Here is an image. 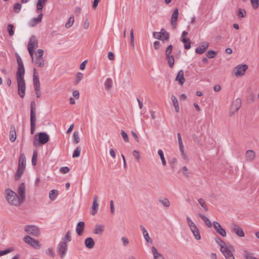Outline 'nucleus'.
Here are the masks:
<instances>
[{
  "label": "nucleus",
  "instance_id": "5",
  "mask_svg": "<svg viewBox=\"0 0 259 259\" xmlns=\"http://www.w3.org/2000/svg\"><path fill=\"white\" fill-rule=\"evenodd\" d=\"M23 240L26 243L35 249H38L40 247L39 242L28 235L25 236Z\"/></svg>",
  "mask_w": 259,
  "mask_h": 259
},
{
  "label": "nucleus",
  "instance_id": "33",
  "mask_svg": "<svg viewBox=\"0 0 259 259\" xmlns=\"http://www.w3.org/2000/svg\"><path fill=\"white\" fill-rule=\"evenodd\" d=\"M215 242L219 245L220 247V250L223 249L227 245H228L229 244H226L223 241L221 238L219 237H217L215 238Z\"/></svg>",
  "mask_w": 259,
  "mask_h": 259
},
{
  "label": "nucleus",
  "instance_id": "54",
  "mask_svg": "<svg viewBox=\"0 0 259 259\" xmlns=\"http://www.w3.org/2000/svg\"><path fill=\"white\" fill-rule=\"evenodd\" d=\"M133 155L135 157L136 160L137 161H139L141 159V156L140 155V152L137 150H134L133 151Z\"/></svg>",
  "mask_w": 259,
  "mask_h": 259
},
{
  "label": "nucleus",
  "instance_id": "25",
  "mask_svg": "<svg viewBox=\"0 0 259 259\" xmlns=\"http://www.w3.org/2000/svg\"><path fill=\"white\" fill-rule=\"evenodd\" d=\"M84 223L83 222H79L77 223L76 228V232L78 235H81L84 229Z\"/></svg>",
  "mask_w": 259,
  "mask_h": 259
},
{
  "label": "nucleus",
  "instance_id": "42",
  "mask_svg": "<svg viewBox=\"0 0 259 259\" xmlns=\"http://www.w3.org/2000/svg\"><path fill=\"white\" fill-rule=\"evenodd\" d=\"M83 74L81 72H78L76 74L74 80V84L77 85L81 80L83 78Z\"/></svg>",
  "mask_w": 259,
  "mask_h": 259
},
{
  "label": "nucleus",
  "instance_id": "28",
  "mask_svg": "<svg viewBox=\"0 0 259 259\" xmlns=\"http://www.w3.org/2000/svg\"><path fill=\"white\" fill-rule=\"evenodd\" d=\"M30 118H36V104L34 101L30 103Z\"/></svg>",
  "mask_w": 259,
  "mask_h": 259
},
{
  "label": "nucleus",
  "instance_id": "60",
  "mask_svg": "<svg viewBox=\"0 0 259 259\" xmlns=\"http://www.w3.org/2000/svg\"><path fill=\"white\" fill-rule=\"evenodd\" d=\"M121 240L122 242V245L124 247H126L129 243L128 239L125 237H122L121 238Z\"/></svg>",
  "mask_w": 259,
  "mask_h": 259
},
{
  "label": "nucleus",
  "instance_id": "22",
  "mask_svg": "<svg viewBox=\"0 0 259 259\" xmlns=\"http://www.w3.org/2000/svg\"><path fill=\"white\" fill-rule=\"evenodd\" d=\"M19 198L23 202L25 197V187L24 183H22L18 188Z\"/></svg>",
  "mask_w": 259,
  "mask_h": 259
},
{
  "label": "nucleus",
  "instance_id": "47",
  "mask_svg": "<svg viewBox=\"0 0 259 259\" xmlns=\"http://www.w3.org/2000/svg\"><path fill=\"white\" fill-rule=\"evenodd\" d=\"M177 162V159L175 157H173L170 160H169L168 162H169V164L170 166V167L173 170H175V165L176 164Z\"/></svg>",
  "mask_w": 259,
  "mask_h": 259
},
{
  "label": "nucleus",
  "instance_id": "31",
  "mask_svg": "<svg viewBox=\"0 0 259 259\" xmlns=\"http://www.w3.org/2000/svg\"><path fill=\"white\" fill-rule=\"evenodd\" d=\"M192 233H193L195 238L196 240H200L201 239V236L200 234L199 230L197 227V226L194 227L193 228H192L190 229Z\"/></svg>",
  "mask_w": 259,
  "mask_h": 259
},
{
  "label": "nucleus",
  "instance_id": "56",
  "mask_svg": "<svg viewBox=\"0 0 259 259\" xmlns=\"http://www.w3.org/2000/svg\"><path fill=\"white\" fill-rule=\"evenodd\" d=\"M187 221L190 229L193 228L194 227L196 226L190 217H187Z\"/></svg>",
  "mask_w": 259,
  "mask_h": 259
},
{
  "label": "nucleus",
  "instance_id": "51",
  "mask_svg": "<svg viewBox=\"0 0 259 259\" xmlns=\"http://www.w3.org/2000/svg\"><path fill=\"white\" fill-rule=\"evenodd\" d=\"M180 150L181 151V155L182 157V158L185 160L187 162H188L189 161V158L188 156L185 154L184 152V147L182 148V149H180Z\"/></svg>",
  "mask_w": 259,
  "mask_h": 259
},
{
  "label": "nucleus",
  "instance_id": "63",
  "mask_svg": "<svg viewBox=\"0 0 259 259\" xmlns=\"http://www.w3.org/2000/svg\"><path fill=\"white\" fill-rule=\"evenodd\" d=\"M160 35H161V40H167L169 39V35L167 32L160 34Z\"/></svg>",
  "mask_w": 259,
  "mask_h": 259
},
{
  "label": "nucleus",
  "instance_id": "8",
  "mask_svg": "<svg viewBox=\"0 0 259 259\" xmlns=\"http://www.w3.org/2000/svg\"><path fill=\"white\" fill-rule=\"evenodd\" d=\"M35 139L38 141L40 144L44 145L47 143L49 140V136L44 132H40L35 135Z\"/></svg>",
  "mask_w": 259,
  "mask_h": 259
},
{
  "label": "nucleus",
  "instance_id": "48",
  "mask_svg": "<svg viewBox=\"0 0 259 259\" xmlns=\"http://www.w3.org/2000/svg\"><path fill=\"white\" fill-rule=\"evenodd\" d=\"M37 158V152L36 150H34L33 152V155L32 158V164L33 165H35L36 164Z\"/></svg>",
  "mask_w": 259,
  "mask_h": 259
},
{
  "label": "nucleus",
  "instance_id": "23",
  "mask_svg": "<svg viewBox=\"0 0 259 259\" xmlns=\"http://www.w3.org/2000/svg\"><path fill=\"white\" fill-rule=\"evenodd\" d=\"M33 86L35 91L36 95L37 98H40L41 95L40 83L39 79L33 80Z\"/></svg>",
  "mask_w": 259,
  "mask_h": 259
},
{
  "label": "nucleus",
  "instance_id": "1",
  "mask_svg": "<svg viewBox=\"0 0 259 259\" xmlns=\"http://www.w3.org/2000/svg\"><path fill=\"white\" fill-rule=\"evenodd\" d=\"M5 195L6 199L11 205L17 206L22 202L17 194L10 189H6Z\"/></svg>",
  "mask_w": 259,
  "mask_h": 259
},
{
  "label": "nucleus",
  "instance_id": "58",
  "mask_svg": "<svg viewBox=\"0 0 259 259\" xmlns=\"http://www.w3.org/2000/svg\"><path fill=\"white\" fill-rule=\"evenodd\" d=\"M44 55V50L42 49H38L37 51V53L35 55V57L34 58H42Z\"/></svg>",
  "mask_w": 259,
  "mask_h": 259
},
{
  "label": "nucleus",
  "instance_id": "43",
  "mask_svg": "<svg viewBox=\"0 0 259 259\" xmlns=\"http://www.w3.org/2000/svg\"><path fill=\"white\" fill-rule=\"evenodd\" d=\"M36 118H30V133L31 134H33L34 133L35 128V123H36Z\"/></svg>",
  "mask_w": 259,
  "mask_h": 259
},
{
  "label": "nucleus",
  "instance_id": "62",
  "mask_svg": "<svg viewBox=\"0 0 259 259\" xmlns=\"http://www.w3.org/2000/svg\"><path fill=\"white\" fill-rule=\"evenodd\" d=\"M178 139V142L179 145V149H182V148L184 147V145L182 142V139L181 138V134L180 133H178L177 134Z\"/></svg>",
  "mask_w": 259,
  "mask_h": 259
},
{
  "label": "nucleus",
  "instance_id": "3",
  "mask_svg": "<svg viewBox=\"0 0 259 259\" xmlns=\"http://www.w3.org/2000/svg\"><path fill=\"white\" fill-rule=\"evenodd\" d=\"M24 230L26 233L34 237H38L40 234V229L34 225H26Z\"/></svg>",
  "mask_w": 259,
  "mask_h": 259
},
{
  "label": "nucleus",
  "instance_id": "9",
  "mask_svg": "<svg viewBox=\"0 0 259 259\" xmlns=\"http://www.w3.org/2000/svg\"><path fill=\"white\" fill-rule=\"evenodd\" d=\"M18 84V94L21 98H23L25 95L26 85L24 79L17 80Z\"/></svg>",
  "mask_w": 259,
  "mask_h": 259
},
{
  "label": "nucleus",
  "instance_id": "2",
  "mask_svg": "<svg viewBox=\"0 0 259 259\" xmlns=\"http://www.w3.org/2000/svg\"><path fill=\"white\" fill-rule=\"evenodd\" d=\"M38 46V42L36 37L34 35L31 36L28 42V50L31 56L32 62H33V49L37 48Z\"/></svg>",
  "mask_w": 259,
  "mask_h": 259
},
{
  "label": "nucleus",
  "instance_id": "20",
  "mask_svg": "<svg viewBox=\"0 0 259 259\" xmlns=\"http://www.w3.org/2000/svg\"><path fill=\"white\" fill-rule=\"evenodd\" d=\"M25 74L24 67H18L16 72L17 80L24 79V76Z\"/></svg>",
  "mask_w": 259,
  "mask_h": 259
},
{
  "label": "nucleus",
  "instance_id": "14",
  "mask_svg": "<svg viewBox=\"0 0 259 259\" xmlns=\"http://www.w3.org/2000/svg\"><path fill=\"white\" fill-rule=\"evenodd\" d=\"M209 47V44L207 42H202L200 46L197 47L195 50V52L198 54H202L205 52Z\"/></svg>",
  "mask_w": 259,
  "mask_h": 259
},
{
  "label": "nucleus",
  "instance_id": "36",
  "mask_svg": "<svg viewBox=\"0 0 259 259\" xmlns=\"http://www.w3.org/2000/svg\"><path fill=\"white\" fill-rule=\"evenodd\" d=\"M181 41L183 42L184 45V48L186 50H188L191 48V42L189 39L188 38H183L181 39Z\"/></svg>",
  "mask_w": 259,
  "mask_h": 259
},
{
  "label": "nucleus",
  "instance_id": "55",
  "mask_svg": "<svg viewBox=\"0 0 259 259\" xmlns=\"http://www.w3.org/2000/svg\"><path fill=\"white\" fill-rule=\"evenodd\" d=\"M24 169L21 167H18L17 171L15 174V177L17 179L19 178L23 173Z\"/></svg>",
  "mask_w": 259,
  "mask_h": 259
},
{
  "label": "nucleus",
  "instance_id": "29",
  "mask_svg": "<svg viewBox=\"0 0 259 259\" xmlns=\"http://www.w3.org/2000/svg\"><path fill=\"white\" fill-rule=\"evenodd\" d=\"M104 230V226L100 224H96L95 228L94 230V233L95 234L101 235L103 233Z\"/></svg>",
  "mask_w": 259,
  "mask_h": 259
},
{
  "label": "nucleus",
  "instance_id": "27",
  "mask_svg": "<svg viewBox=\"0 0 259 259\" xmlns=\"http://www.w3.org/2000/svg\"><path fill=\"white\" fill-rule=\"evenodd\" d=\"M84 244L87 248L92 249L94 247L95 243L92 238L88 237L85 239Z\"/></svg>",
  "mask_w": 259,
  "mask_h": 259
},
{
  "label": "nucleus",
  "instance_id": "19",
  "mask_svg": "<svg viewBox=\"0 0 259 259\" xmlns=\"http://www.w3.org/2000/svg\"><path fill=\"white\" fill-rule=\"evenodd\" d=\"M42 16L43 14L40 13L37 18H32L29 22V25L31 27H34L37 24L40 23L41 22Z\"/></svg>",
  "mask_w": 259,
  "mask_h": 259
},
{
  "label": "nucleus",
  "instance_id": "39",
  "mask_svg": "<svg viewBox=\"0 0 259 259\" xmlns=\"http://www.w3.org/2000/svg\"><path fill=\"white\" fill-rule=\"evenodd\" d=\"M71 240V234L70 231H68L66 234L65 237L63 238L62 241L61 242H65L67 244L68 242Z\"/></svg>",
  "mask_w": 259,
  "mask_h": 259
},
{
  "label": "nucleus",
  "instance_id": "15",
  "mask_svg": "<svg viewBox=\"0 0 259 259\" xmlns=\"http://www.w3.org/2000/svg\"><path fill=\"white\" fill-rule=\"evenodd\" d=\"M179 15V11L178 9H176L175 10L172 14L171 20H170V23L172 25L173 28H176L177 27V21L178 19Z\"/></svg>",
  "mask_w": 259,
  "mask_h": 259
},
{
  "label": "nucleus",
  "instance_id": "18",
  "mask_svg": "<svg viewBox=\"0 0 259 259\" xmlns=\"http://www.w3.org/2000/svg\"><path fill=\"white\" fill-rule=\"evenodd\" d=\"M140 229H141L142 231V233L143 235V237L145 240L149 243L152 244L153 243V240L150 237L149 233L148 231L146 230L145 228L142 226H140Z\"/></svg>",
  "mask_w": 259,
  "mask_h": 259
},
{
  "label": "nucleus",
  "instance_id": "10",
  "mask_svg": "<svg viewBox=\"0 0 259 259\" xmlns=\"http://www.w3.org/2000/svg\"><path fill=\"white\" fill-rule=\"evenodd\" d=\"M247 68L248 66L246 65H238L234 69V73L236 76H242Z\"/></svg>",
  "mask_w": 259,
  "mask_h": 259
},
{
  "label": "nucleus",
  "instance_id": "34",
  "mask_svg": "<svg viewBox=\"0 0 259 259\" xmlns=\"http://www.w3.org/2000/svg\"><path fill=\"white\" fill-rule=\"evenodd\" d=\"M199 216L204 221V223L208 227L210 228L212 227L211 222L207 217L202 214H199Z\"/></svg>",
  "mask_w": 259,
  "mask_h": 259
},
{
  "label": "nucleus",
  "instance_id": "59",
  "mask_svg": "<svg viewBox=\"0 0 259 259\" xmlns=\"http://www.w3.org/2000/svg\"><path fill=\"white\" fill-rule=\"evenodd\" d=\"M253 9H256L259 6V0H250Z\"/></svg>",
  "mask_w": 259,
  "mask_h": 259
},
{
  "label": "nucleus",
  "instance_id": "12",
  "mask_svg": "<svg viewBox=\"0 0 259 259\" xmlns=\"http://www.w3.org/2000/svg\"><path fill=\"white\" fill-rule=\"evenodd\" d=\"M213 226L216 231L223 237L226 236V232L225 230L223 228L220 224L218 222H214Z\"/></svg>",
  "mask_w": 259,
  "mask_h": 259
},
{
  "label": "nucleus",
  "instance_id": "35",
  "mask_svg": "<svg viewBox=\"0 0 259 259\" xmlns=\"http://www.w3.org/2000/svg\"><path fill=\"white\" fill-rule=\"evenodd\" d=\"M58 195V191L56 190H52L49 192V198L51 200H54Z\"/></svg>",
  "mask_w": 259,
  "mask_h": 259
},
{
  "label": "nucleus",
  "instance_id": "52",
  "mask_svg": "<svg viewBox=\"0 0 259 259\" xmlns=\"http://www.w3.org/2000/svg\"><path fill=\"white\" fill-rule=\"evenodd\" d=\"M14 25L12 24H9L7 27V30L9 32V34L10 36H12L14 34V31L13 30Z\"/></svg>",
  "mask_w": 259,
  "mask_h": 259
},
{
  "label": "nucleus",
  "instance_id": "49",
  "mask_svg": "<svg viewBox=\"0 0 259 259\" xmlns=\"http://www.w3.org/2000/svg\"><path fill=\"white\" fill-rule=\"evenodd\" d=\"M130 44L132 47H134L135 46V41H134V29L132 28L130 31Z\"/></svg>",
  "mask_w": 259,
  "mask_h": 259
},
{
  "label": "nucleus",
  "instance_id": "30",
  "mask_svg": "<svg viewBox=\"0 0 259 259\" xmlns=\"http://www.w3.org/2000/svg\"><path fill=\"white\" fill-rule=\"evenodd\" d=\"M171 100L173 103V105L175 107V109L176 112H179L180 111V107L177 97L174 95L171 96Z\"/></svg>",
  "mask_w": 259,
  "mask_h": 259
},
{
  "label": "nucleus",
  "instance_id": "24",
  "mask_svg": "<svg viewBox=\"0 0 259 259\" xmlns=\"http://www.w3.org/2000/svg\"><path fill=\"white\" fill-rule=\"evenodd\" d=\"M35 65L40 68H43L45 66V61L44 58H34L33 57V62Z\"/></svg>",
  "mask_w": 259,
  "mask_h": 259
},
{
  "label": "nucleus",
  "instance_id": "40",
  "mask_svg": "<svg viewBox=\"0 0 259 259\" xmlns=\"http://www.w3.org/2000/svg\"><path fill=\"white\" fill-rule=\"evenodd\" d=\"M158 154L160 157L162 165L163 166H165L166 165V162L165 159V157H164V155L163 151L161 149L158 150Z\"/></svg>",
  "mask_w": 259,
  "mask_h": 259
},
{
  "label": "nucleus",
  "instance_id": "41",
  "mask_svg": "<svg viewBox=\"0 0 259 259\" xmlns=\"http://www.w3.org/2000/svg\"><path fill=\"white\" fill-rule=\"evenodd\" d=\"M158 201L165 207H168L170 206L169 201L166 198L159 199Z\"/></svg>",
  "mask_w": 259,
  "mask_h": 259
},
{
  "label": "nucleus",
  "instance_id": "4",
  "mask_svg": "<svg viewBox=\"0 0 259 259\" xmlns=\"http://www.w3.org/2000/svg\"><path fill=\"white\" fill-rule=\"evenodd\" d=\"M234 249L232 245L230 244L227 245L223 249L221 250L226 259H235L233 252Z\"/></svg>",
  "mask_w": 259,
  "mask_h": 259
},
{
  "label": "nucleus",
  "instance_id": "53",
  "mask_svg": "<svg viewBox=\"0 0 259 259\" xmlns=\"http://www.w3.org/2000/svg\"><path fill=\"white\" fill-rule=\"evenodd\" d=\"M246 15V11L243 9H239L238 10V16L239 18H244Z\"/></svg>",
  "mask_w": 259,
  "mask_h": 259
},
{
  "label": "nucleus",
  "instance_id": "50",
  "mask_svg": "<svg viewBox=\"0 0 259 259\" xmlns=\"http://www.w3.org/2000/svg\"><path fill=\"white\" fill-rule=\"evenodd\" d=\"M81 152V148L79 147H77L74 151L72 157L73 158L78 157L80 156Z\"/></svg>",
  "mask_w": 259,
  "mask_h": 259
},
{
  "label": "nucleus",
  "instance_id": "6",
  "mask_svg": "<svg viewBox=\"0 0 259 259\" xmlns=\"http://www.w3.org/2000/svg\"><path fill=\"white\" fill-rule=\"evenodd\" d=\"M68 249L67 244L65 242H60L57 247V250L58 254L60 255L61 258H63L66 254Z\"/></svg>",
  "mask_w": 259,
  "mask_h": 259
},
{
  "label": "nucleus",
  "instance_id": "26",
  "mask_svg": "<svg viewBox=\"0 0 259 259\" xmlns=\"http://www.w3.org/2000/svg\"><path fill=\"white\" fill-rule=\"evenodd\" d=\"M9 138L10 140L12 142H14L16 139V132L15 131V127L14 125H12L11 126Z\"/></svg>",
  "mask_w": 259,
  "mask_h": 259
},
{
  "label": "nucleus",
  "instance_id": "16",
  "mask_svg": "<svg viewBox=\"0 0 259 259\" xmlns=\"http://www.w3.org/2000/svg\"><path fill=\"white\" fill-rule=\"evenodd\" d=\"M98 199V197L97 195L94 196L91 211V213L93 215H95L97 213L98 211V208L99 206L97 202Z\"/></svg>",
  "mask_w": 259,
  "mask_h": 259
},
{
  "label": "nucleus",
  "instance_id": "44",
  "mask_svg": "<svg viewBox=\"0 0 259 259\" xmlns=\"http://www.w3.org/2000/svg\"><path fill=\"white\" fill-rule=\"evenodd\" d=\"M198 202L199 204L203 207V208L205 210V211H207L208 210V208L206 204L205 201L202 198H199L198 200Z\"/></svg>",
  "mask_w": 259,
  "mask_h": 259
},
{
  "label": "nucleus",
  "instance_id": "37",
  "mask_svg": "<svg viewBox=\"0 0 259 259\" xmlns=\"http://www.w3.org/2000/svg\"><path fill=\"white\" fill-rule=\"evenodd\" d=\"M166 59L167 60L168 64L170 68L173 67L174 65V57L172 55L166 56Z\"/></svg>",
  "mask_w": 259,
  "mask_h": 259
},
{
  "label": "nucleus",
  "instance_id": "11",
  "mask_svg": "<svg viewBox=\"0 0 259 259\" xmlns=\"http://www.w3.org/2000/svg\"><path fill=\"white\" fill-rule=\"evenodd\" d=\"M231 231L239 237H244V233L241 227L236 224H233L231 228Z\"/></svg>",
  "mask_w": 259,
  "mask_h": 259
},
{
  "label": "nucleus",
  "instance_id": "17",
  "mask_svg": "<svg viewBox=\"0 0 259 259\" xmlns=\"http://www.w3.org/2000/svg\"><path fill=\"white\" fill-rule=\"evenodd\" d=\"M176 81L179 82V84L180 85H183L185 81V78L184 77V72L183 70H180L175 78Z\"/></svg>",
  "mask_w": 259,
  "mask_h": 259
},
{
  "label": "nucleus",
  "instance_id": "45",
  "mask_svg": "<svg viewBox=\"0 0 259 259\" xmlns=\"http://www.w3.org/2000/svg\"><path fill=\"white\" fill-rule=\"evenodd\" d=\"M74 21V17L71 16L70 17L68 20H67V22L65 24V27L67 28H70L73 24Z\"/></svg>",
  "mask_w": 259,
  "mask_h": 259
},
{
  "label": "nucleus",
  "instance_id": "46",
  "mask_svg": "<svg viewBox=\"0 0 259 259\" xmlns=\"http://www.w3.org/2000/svg\"><path fill=\"white\" fill-rule=\"evenodd\" d=\"M22 8V5L20 3H15L13 6V10L16 13H19Z\"/></svg>",
  "mask_w": 259,
  "mask_h": 259
},
{
  "label": "nucleus",
  "instance_id": "57",
  "mask_svg": "<svg viewBox=\"0 0 259 259\" xmlns=\"http://www.w3.org/2000/svg\"><path fill=\"white\" fill-rule=\"evenodd\" d=\"M121 136H122L123 140L125 142H128L129 139H128V135L123 130L121 131Z\"/></svg>",
  "mask_w": 259,
  "mask_h": 259
},
{
  "label": "nucleus",
  "instance_id": "32",
  "mask_svg": "<svg viewBox=\"0 0 259 259\" xmlns=\"http://www.w3.org/2000/svg\"><path fill=\"white\" fill-rule=\"evenodd\" d=\"M112 80L110 78H108L106 79L104 82L105 89L106 91H108L112 87Z\"/></svg>",
  "mask_w": 259,
  "mask_h": 259
},
{
  "label": "nucleus",
  "instance_id": "38",
  "mask_svg": "<svg viewBox=\"0 0 259 259\" xmlns=\"http://www.w3.org/2000/svg\"><path fill=\"white\" fill-rule=\"evenodd\" d=\"M18 167L24 168L25 167V156L23 155H21L19 161Z\"/></svg>",
  "mask_w": 259,
  "mask_h": 259
},
{
  "label": "nucleus",
  "instance_id": "21",
  "mask_svg": "<svg viewBox=\"0 0 259 259\" xmlns=\"http://www.w3.org/2000/svg\"><path fill=\"white\" fill-rule=\"evenodd\" d=\"M151 252L153 255L154 259H165L164 256L159 253L155 246L151 247Z\"/></svg>",
  "mask_w": 259,
  "mask_h": 259
},
{
  "label": "nucleus",
  "instance_id": "13",
  "mask_svg": "<svg viewBox=\"0 0 259 259\" xmlns=\"http://www.w3.org/2000/svg\"><path fill=\"white\" fill-rule=\"evenodd\" d=\"M256 157L255 152L252 150H248L246 151L245 158L247 162L253 161Z\"/></svg>",
  "mask_w": 259,
  "mask_h": 259
},
{
  "label": "nucleus",
  "instance_id": "7",
  "mask_svg": "<svg viewBox=\"0 0 259 259\" xmlns=\"http://www.w3.org/2000/svg\"><path fill=\"white\" fill-rule=\"evenodd\" d=\"M241 106V100L240 98H237L235 99L232 104L230 110V114L232 116L235 114V112H237Z\"/></svg>",
  "mask_w": 259,
  "mask_h": 259
},
{
  "label": "nucleus",
  "instance_id": "61",
  "mask_svg": "<svg viewBox=\"0 0 259 259\" xmlns=\"http://www.w3.org/2000/svg\"><path fill=\"white\" fill-rule=\"evenodd\" d=\"M73 138H74V142L76 144H77L79 142V141H80L79 136V134L78 132H75L74 133Z\"/></svg>",
  "mask_w": 259,
  "mask_h": 259
},
{
  "label": "nucleus",
  "instance_id": "64",
  "mask_svg": "<svg viewBox=\"0 0 259 259\" xmlns=\"http://www.w3.org/2000/svg\"><path fill=\"white\" fill-rule=\"evenodd\" d=\"M172 50V45H169L165 50V56L170 55Z\"/></svg>",
  "mask_w": 259,
  "mask_h": 259
}]
</instances>
